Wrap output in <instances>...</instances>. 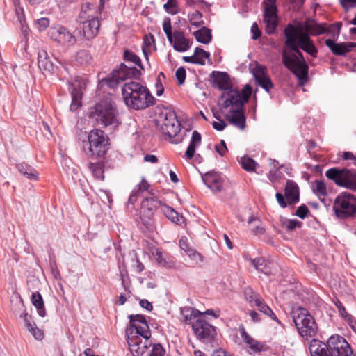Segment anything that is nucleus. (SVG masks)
<instances>
[{
    "instance_id": "1",
    "label": "nucleus",
    "mask_w": 356,
    "mask_h": 356,
    "mask_svg": "<svg viewBox=\"0 0 356 356\" xmlns=\"http://www.w3.org/2000/svg\"><path fill=\"white\" fill-rule=\"evenodd\" d=\"M123 60L127 63H134L138 68L128 67L122 63L111 72L108 76L102 79L100 81L101 83L106 85L111 89H115L121 82L127 79H140L145 68L139 56L133 51L125 49L123 53Z\"/></svg>"
},
{
    "instance_id": "2",
    "label": "nucleus",
    "mask_w": 356,
    "mask_h": 356,
    "mask_svg": "<svg viewBox=\"0 0 356 356\" xmlns=\"http://www.w3.org/2000/svg\"><path fill=\"white\" fill-rule=\"evenodd\" d=\"M122 95L126 106L136 111L144 110L155 104V98L149 90L138 82L125 83Z\"/></svg>"
},
{
    "instance_id": "3",
    "label": "nucleus",
    "mask_w": 356,
    "mask_h": 356,
    "mask_svg": "<svg viewBox=\"0 0 356 356\" xmlns=\"http://www.w3.org/2000/svg\"><path fill=\"white\" fill-rule=\"evenodd\" d=\"M90 118L96 123L105 127L111 126L113 129L120 124L118 112L113 106L108 102H100L91 108Z\"/></svg>"
},
{
    "instance_id": "4",
    "label": "nucleus",
    "mask_w": 356,
    "mask_h": 356,
    "mask_svg": "<svg viewBox=\"0 0 356 356\" xmlns=\"http://www.w3.org/2000/svg\"><path fill=\"white\" fill-rule=\"evenodd\" d=\"M293 321L299 334L305 339L314 337L318 332V326L314 317L302 307H299L291 313Z\"/></svg>"
},
{
    "instance_id": "5",
    "label": "nucleus",
    "mask_w": 356,
    "mask_h": 356,
    "mask_svg": "<svg viewBox=\"0 0 356 356\" xmlns=\"http://www.w3.org/2000/svg\"><path fill=\"white\" fill-rule=\"evenodd\" d=\"M155 122L162 134L170 138H175L181 130V123L177 120L176 113L168 108L156 112Z\"/></svg>"
},
{
    "instance_id": "6",
    "label": "nucleus",
    "mask_w": 356,
    "mask_h": 356,
    "mask_svg": "<svg viewBox=\"0 0 356 356\" xmlns=\"http://www.w3.org/2000/svg\"><path fill=\"white\" fill-rule=\"evenodd\" d=\"M88 140L89 147L88 150L85 148L86 153L93 159H104L109 149L108 135L101 129H94L90 131Z\"/></svg>"
},
{
    "instance_id": "7",
    "label": "nucleus",
    "mask_w": 356,
    "mask_h": 356,
    "mask_svg": "<svg viewBox=\"0 0 356 356\" xmlns=\"http://www.w3.org/2000/svg\"><path fill=\"white\" fill-rule=\"evenodd\" d=\"M333 211L339 218L354 216L356 214V197L348 192L339 193L334 200Z\"/></svg>"
},
{
    "instance_id": "8",
    "label": "nucleus",
    "mask_w": 356,
    "mask_h": 356,
    "mask_svg": "<svg viewBox=\"0 0 356 356\" xmlns=\"http://www.w3.org/2000/svg\"><path fill=\"white\" fill-rule=\"evenodd\" d=\"M252 92V87L248 84L245 85L241 91L231 88L220 96V99L225 98L222 104L223 108H227L229 106L236 107V109L243 108L244 104L249 101Z\"/></svg>"
},
{
    "instance_id": "9",
    "label": "nucleus",
    "mask_w": 356,
    "mask_h": 356,
    "mask_svg": "<svg viewBox=\"0 0 356 356\" xmlns=\"http://www.w3.org/2000/svg\"><path fill=\"white\" fill-rule=\"evenodd\" d=\"M282 63L298 79L299 84L303 86L308 80L309 67L305 60L299 61L296 54L288 55L285 51L282 54Z\"/></svg>"
},
{
    "instance_id": "10",
    "label": "nucleus",
    "mask_w": 356,
    "mask_h": 356,
    "mask_svg": "<svg viewBox=\"0 0 356 356\" xmlns=\"http://www.w3.org/2000/svg\"><path fill=\"white\" fill-rule=\"evenodd\" d=\"M327 178L333 181L337 186L356 191V174L346 168H330L325 172Z\"/></svg>"
},
{
    "instance_id": "11",
    "label": "nucleus",
    "mask_w": 356,
    "mask_h": 356,
    "mask_svg": "<svg viewBox=\"0 0 356 356\" xmlns=\"http://www.w3.org/2000/svg\"><path fill=\"white\" fill-rule=\"evenodd\" d=\"M126 335L129 350L133 356H143L152 344L151 336L145 337V334H134L132 331L129 332V330H127Z\"/></svg>"
},
{
    "instance_id": "12",
    "label": "nucleus",
    "mask_w": 356,
    "mask_h": 356,
    "mask_svg": "<svg viewBox=\"0 0 356 356\" xmlns=\"http://www.w3.org/2000/svg\"><path fill=\"white\" fill-rule=\"evenodd\" d=\"M192 329L196 338L205 344L211 343L217 335L216 328L202 318L195 320Z\"/></svg>"
},
{
    "instance_id": "13",
    "label": "nucleus",
    "mask_w": 356,
    "mask_h": 356,
    "mask_svg": "<svg viewBox=\"0 0 356 356\" xmlns=\"http://www.w3.org/2000/svg\"><path fill=\"white\" fill-rule=\"evenodd\" d=\"M263 5L264 8L263 19L266 26V32L268 35H273L278 26L276 0H266L263 2Z\"/></svg>"
},
{
    "instance_id": "14",
    "label": "nucleus",
    "mask_w": 356,
    "mask_h": 356,
    "mask_svg": "<svg viewBox=\"0 0 356 356\" xmlns=\"http://www.w3.org/2000/svg\"><path fill=\"white\" fill-rule=\"evenodd\" d=\"M325 344L333 356H355L350 344L339 334L330 337Z\"/></svg>"
},
{
    "instance_id": "15",
    "label": "nucleus",
    "mask_w": 356,
    "mask_h": 356,
    "mask_svg": "<svg viewBox=\"0 0 356 356\" xmlns=\"http://www.w3.org/2000/svg\"><path fill=\"white\" fill-rule=\"evenodd\" d=\"M48 35L51 40L60 45L73 46L76 42V37L66 27L61 25L51 27Z\"/></svg>"
},
{
    "instance_id": "16",
    "label": "nucleus",
    "mask_w": 356,
    "mask_h": 356,
    "mask_svg": "<svg viewBox=\"0 0 356 356\" xmlns=\"http://www.w3.org/2000/svg\"><path fill=\"white\" fill-rule=\"evenodd\" d=\"M87 82L86 79L78 78L74 82L69 83L68 89L72 95V103L70 104L72 111H76L81 106V99Z\"/></svg>"
},
{
    "instance_id": "17",
    "label": "nucleus",
    "mask_w": 356,
    "mask_h": 356,
    "mask_svg": "<svg viewBox=\"0 0 356 356\" xmlns=\"http://www.w3.org/2000/svg\"><path fill=\"white\" fill-rule=\"evenodd\" d=\"M293 40L298 44L302 50L311 55L314 58L317 57L318 49L314 44L307 33H300L296 27V31L293 32Z\"/></svg>"
},
{
    "instance_id": "18",
    "label": "nucleus",
    "mask_w": 356,
    "mask_h": 356,
    "mask_svg": "<svg viewBox=\"0 0 356 356\" xmlns=\"http://www.w3.org/2000/svg\"><path fill=\"white\" fill-rule=\"evenodd\" d=\"M130 328L129 332H133L134 329L136 332L134 334H145V337L151 336V332L145 316L142 314H131L129 316Z\"/></svg>"
},
{
    "instance_id": "19",
    "label": "nucleus",
    "mask_w": 356,
    "mask_h": 356,
    "mask_svg": "<svg viewBox=\"0 0 356 356\" xmlns=\"http://www.w3.org/2000/svg\"><path fill=\"white\" fill-rule=\"evenodd\" d=\"M81 25V33L83 37L87 40H90L95 38L99 32L100 19L98 17L93 18L84 23L79 24Z\"/></svg>"
},
{
    "instance_id": "20",
    "label": "nucleus",
    "mask_w": 356,
    "mask_h": 356,
    "mask_svg": "<svg viewBox=\"0 0 356 356\" xmlns=\"http://www.w3.org/2000/svg\"><path fill=\"white\" fill-rule=\"evenodd\" d=\"M213 87H217L219 90L227 91L232 88L229 74L225 72L213 71L210 74Z\"/></svg>"
},
{
    "instance_id": "21",
    "label": "nucleus",
    "mask_w": 356,
    "mask_h": 356,
    "mask_svg": "<svg viewBox=\"0 0 356 356\" xmlns=\"http://www.w3.org/2000/svg\"><path fill=\"white\" fill-rule=\"evenodd\" d=\"M296 31V27L293 25L289 24L284 30V35L285 37V45L290 49L294 53L293 54H296L298 56L299 58V61L305 60L303 56L302 53L300 51V47L298 46L296 40H293V32Z\"/></svg>"
},
{
    "instance_id": "22",
    "label": "nucleus",
    "mask_w": 356,
    "mask_h": 356,
    "mask_svg": "<svg viewBox=\"0 0 356 356\" xmlns=\"http://www.w3.org/2000/svg\"><path fill=\"white\" fill-rule=\"evenodd\" d=\"M38 66L43 74H53L57 67L54 65L47 50L41 49L38 52Z\"/></svg>"
},
{
    "instance_id": "23",
    "label": "nucleus",
    "mask_w": 356,
    "mask_h": 356,
    "mask_svg": "<svg viewBox=\"0 0 356 356\" xmlns=\"http://www.w3.org/2000/svg\"><path fill=\"white\" fill-rule=\"evenodd\" d=\"M203 182L213 192H220L223 189L222 176L214 171H209L202 176Z\"/></svg>"
},
{
    "instance_id": "24",
    "label": "nucleus",
    "mask_w": 356,
    "mask_h": 356,
    "mask_svg": "<svg viewBox=\"0 0 356 356\" xmlns=\"http://www.w3.org/2000/svg\"><path fill=\"white\" fill-rule=\"evenodd\" d=\"M99 15H101L99 13V6L97 8L94 3H86L81 6L76 22L78 24L84 23V22L89 20V19L98 17Z\"/></svg>"
},
{
    "instance_id": "25",
    "label": "nucleus",
    "mask_w": 356,
    "mask_h": 356,
    "mask_svg": "<svg viewBox=\"0 0 356 356\" xmlns=\"http://www.w3.org/2000/svg\"><path fill=\"white\" fill-rule=\"evenodd\" d=\"M163 205L160 200L155 198V195L146 197L140 204V213L154 215L156 211L159 209H161Z\"/></svg>"
},
{
    "instance_id": "26",
    "label": "nucleus",
    "mask_w": 356,
    "mask_h": 356,
    "mask_svg": "<svg viewBox=\"0 0 356 356\" xmlns=\"http://www.w3.org/2000/svg\"><path fill=\"white\" fill-rule=\"evenodd\" d=\"M284 195L289 205H294L300 201L299 187L293 180L289 179L286 181Z\"/></svg>"
},
{
    "instance_id": "27",
    "label": "nucleus",
    "mask_w": 356,
    "mask_h": 356,
    "mask_svg": "<svg viewBox=\"0 0 356 356\" xmlns=\"http://www.w3.org/2000/svg\"><path fill=\"white\" fill-rule=\"evenodd\" d=\"M173 48L178 52H184L188 50L192 44L189 39L185 37L183 31H175L172 37Z\"/></svg>"
},
{
    "instance_id": "28",
    "label": "nucleus",
    "mask_w": 356,
    "mask_h": 356,
    "mask_svg": "<svg viewBox=\"0 0 356 356\" xmlns=\"http://www.w3.org/2000/svg\"><path fill=\"white\" fill-rule=\"evenodd\" d=\"M334 40L327 39L325 41V44L332 53L336 56H345L347 53L351 51L353 47L356 45V44L353 43H350L349 44L336 43Z\"/></svg>"
},
{
    "instance_id": "29",
    "label": "nucleus",
    "mask_w": 356,
    "mask_h": 356,
    "mask_svg": "<svg viewBox=\"0 0 356 356\" xmlns=\"http://www.w3.org/2000/svg\"><path fill=\"white\" fill-rule=\"evenodd\" d=\"M230 113V116H227V119L229 122L239 129L244 130L246 127V118L244 115V108H241L235 110H231Z\"/></svg>"
},
{
    "instance_id": "30",
    "label": "nucleus",
    "mask_w": 356,
    "mask_h": 356,
    "mask_svg": "<svg viewBox=\"0 0 356 356\" xmlns=\"http://www.w3.org/2000/svg\"><path fill=\"white\" fill-rule=\"evenodd\" d=\"M309 348L311 356H333L324 342L315 339L311 341Z\"/></svg>"
},
{
    "instance_id": "31",
    "label": "nucleus",
    "mask_w": 356,
    "mask_h": 356,
    "mask_svg": "<svg viewBox=\"0 0 356 356\" xmlns=\"http://www.w3.org/2000/svg\"><path fill=\"white\" fill-rule=\"evenodd\" d=\"M74 63L76 66L83 67L90 65L92 63V57L89 50L79 49L74 56Z\"/></svg>"
},
{
    "instance_id": "32",
    "label": "nucleus",
    "mask_w": 356,
    "mask_h": 356,
    "mask_svg": "<svg viewBox=\"0 0 356 356\" xmlns=\"http://www.w3.org/2000/svg\"><path fill=\"white\" fill-rule=\"evenodd\" d=\"M325 24L318 23L314 19H309L305 22V29L312 35H319L325 33Z\"/></svg>"
},
{
    "instance_id": "33",
    "label": "nucleus",
    "mask_w": 356,
    "mask_h": 356,
    "mask_svg": "<svg viewBox=\"0 0 356 356\" xmlns=\"http://www.w3.org/2000/svg\"><path fill=\"white\" fill-rule=\"evenodd\" d=\"M240 334L243 340L249 346L253 353H259L264 350V344L252 338L243 327L240 328Z\"/></svg>"
},
{
    "instance_id": "34",
    "label": "nucleus",
    "mask_w": 356,
    "mask_h": 356,
    "mask_svg": "<svg viewBox=\"0 0 356 356\" xmlns=\"http://www.w3.org/2000/svg\"><path fill=\"white\" fill-rule=\"evenodd\" d=\"M202 137L197 131H194L189 143V145L185 152L186 157L188 160L193 158L196 147L201 143Z\"/></svg>"
},
{
    "instance_id": "35",
    "label": "nucleus",
    "mask_w": 356,
    "mask_h": 356,
    "mask_svg": "<svg viewBox=\"0 0 356 356\" xmlns=\"http://www.w3.org/2000/svg\"><path fill=\"white\" fill-rule=\"evenodd\" d=\"M17 169L24 176L26 177L30 180H38L39 173L31 165L25 163H18L16 165Z\"/></svg>"
},
{
    "instance_id": "36",
    "label": "nucleus",
    "mask_w": 356,
    "mask_h": 356,
    "mask_svg": "<svg viewBox=\"0 0 356 356\" xmlns=\"http://www.w3.org/2000/svg\"><path fill=\"white\" fill-rule=\"evenodd\" d=\"M250 262L258 271L266 275H270L272 273L270 266L271 263L266 261L264 258L259 257L256 259H251Z\"/></svg>"
},
{
    "instance_id": "37",
    "label": "nucleus",
    "mask_w": 356,
    "mask_h": 356,
    "mask_svg": "<svg viewBox=\"0 0 356 356\" xmlns=\"http://www.w3.org/2000/svg\"><path fill=\"white\" fill-rule=\"evenodd\" d=\"M31 300L33 306L36 308L39 316L44 317L46 316V309L42 295L38 291L33 292L32 293Z\"/></svg>"
},
{
    "instance_id": "38",
    "label": "nucleus",
    "mask_w": 356,
    "mask_h": 356,
    "mask_svg": "<svg viewBox=\"0 0 356 356\" xmlns=\"http://www.w3.org/2000/svg\"><path fill=\"white\" fill-rule=\"evenodd\" d=\"M88 168L95 179L100 181L104 180V163L102 161L90 162L88 164Z\"/></svg>"
},
{
    "instance_id": "39",
    "label": "nucleus",
    "mask_w": 356,
    "mask_h": 356,
    "mask_svg": "<svg viewBox=\"0 0 356 356\" xmlns=\"http://www.w3.org/2000/svg\"><path fill=\"white\" fill-rule=\"evenodd\" d=\"M202 54L207 57H210V53L206 51L201 47H196L194 51V54L191 56H184L183 60L186 63H190L193 64H197L200 65H204L205 61L202 60L201 58H198V54Z\"/></svg>"
},
{
    "instance_id": "40",
    "label": "nucleus",
    "mask_w": 356,
    "mask_h": 356,
    "mask_svg": "<svg viewBox=\"0 0 356 356\" xmlns=\"http://www.w3.org/2000/svg\"><path fill=\"white\" fill-rule=\"evenodd\" d=\"M196 40L202 44H208L211 41V31L207 27L203 26L193 33Z\"/></svg>"
},
{
    "instance_id": "41",
    "label": "nucleus",
    "mask_w": 356,
    "mask_h": 356,
    "mask_svg": "<svg viewBox=\"0 0 356 356\" xmlns=\"http://www.w3.org/2000/svg\"><path fill=\"white\" fill-rule=\"evenodd\" d=\"M18 309L19 312H21L19 317L24 319L26 329L28 330L29 329H32V327L35 325V323L33 321L32 316L29 315L24 309V305L22 299L19 300Z\"/></svg>"
},
{
    "instance_id": "42",
    "label": "nucleus",
    "mask_w": 356,
    "mask_h": 356,
    "mask_svg": "<svg viewBox=\"0 0 356 356\" xmlns=\"http://www.w3.org/2000/svg\"><path fill=\"white\" fill-rule=\"evenodd\" d=\"M254 306L257 307V309L266 314V316L271 318V319L275 321L279 324H280V321L277 318L275 313L272 311V309L264 302V300L261 298L260 300H257V302L254 305Z\"/></svg>"
},
{
    "instance_id": "43",
    "label": "nucleus",
    "mask_w": 356,
    "mask_h": 356,
    "mask_svg": "<svg viewBox=\"0 0 356 356\" xmlns=\"http://www.w3.org/2000/svg\"><path fill=\"white\" fill-rule=\"evenodd\" d=\"M161 211L170 220L177 224H178L182 218V216H179L173 208L165 204L161 207Z\"/></svg>"
},
{
    "instance_id": "44",
    "label": "nucleus",
    "mask_w": 356,
    "mask_h": 356,
    "mask_svg": "<svg viewBox=\"0 0 356 356\" xmlns=\"http://www.w3.org/2000/svg\"><path fill=\"white\" fill-rule=\"evenodd\" d=\"M133 191L138 196L145 191H147L149 195H154V190L145 178L142 179L141 181L134 187Z\"/></svg>"
},
{
    "instance_id": "45",
    "label": "nucleus",
    "mask_w": 356,
    "mask_h": 356,
    "mask_svg": "<svg viewBox=\"0 0 356 356\" xmlns=\"http://www.w3.org/2000/svg\"><path fill=\"white\" fill-rule=\"evenodd\" d=\"M181 314L183 316L184 321L187 322L192 318H195L197 316L202 315L203 313L192 307H185L181 309Z\"/></svg>"
},
{
    "instance_id": "46",
    "label": "nucleus",
    "mask_w": 356,
    "mask_h": 356,
    "mask_svg": "<svg viewBox=\"0 0 356 356\" xmlns=\"http://www.w3.org/2000/svg\"><path fill=\"white\" fill-rule=\"evenodd\" d=\"M154 215L140 213V220L145 231H152L154 227Z\"/></svg>"
},
{
    "instance_id": "47",
    "label": "nucleus",
    "mask_w": 356,
    "mask_h": 356,
    "mask_svg": "<svg viewBox=\"0 0 356 356\" xmlns=\"http://www.w3.org/2000/svg\"><path fill=\"white\" fill-rule=\"evenodd\" d=\"M241 165L242 168L248 172H253L255 170L258 163L251 157L244 156L241 158Z\"/></svg>"
},
{
    "instance_id": "48",
    "label": "nucleus",
    "mask_w": 356,
    "mask_h": 356,
    "mask_svg": "<svg viewBox=\"0 0 356 356\" xmlns=\"http://www.w3.org/2000/svg\"><path fill=\"white\" fill-rule=\"evenodd\" d=\"M312 190L314 193L319 198H321V197H324L327 194V187L322 180H316Z\"/></svg>"
},
{
    "instance_id": "49",
    "label": "nucleus",
    "mask_w": 356,
    "mask_h": 356,
    "mask_svg": "<svg viewBox=\"0 0 356 356\" xmlns=\"http://www.w3.org/2000/svg\"><path fill=\"white\" fill-rule=\"evenodd\" d=\"M244 296L246 300L252 305L257 302V300H260L261 297L259 293L253 291L250 287H246L244 289Z\"/></svg>"
},
{
    "instance_id": "50",
    "label": "nucleus",
    "mask_w": 356,
    "mask_h": 356,
    "mask_svg": "<svg viewBox=\"0 0 356 356\" xmlns=\"http://www.w3.org/2000/svg\"><path fill=\"white\" fill-rule=\"evenodd\" d=\"M252 73L256 82L268 75L266 67L258 63H257L256 67L252 70Z\"/></svg>"
},
{
    "instance_id": "51",
    "label": "nucleus",
    "mask_w": 356,
    "mask_h": 356,
    "mask_svg": "<svg viewBox=\"0 0 356 356\" xmlns=\"http://www.w3.org/2000/svg\"><path fill=\"white\" fill-rule=\"evenodd\" d=\"M341 26L342 23L341 22H335L328 26H326L325 33H330L333 37V39H337L339 35Z\"/></svg>"
},
{
    "instance_id": "52",
    "label": "nucleus",
    "mask_w": 356,
    "mask_h": 356,
    "mask_svg": "<svg viewBox=\"0 0 356 356\" xmlns=\"http://www.w3.org/2000/svg\"><path fill=\"white\" fill-rule=\"evenodd\" d=\"M202 18V14L199 10H195L193 13L188 15V19L191 24L195 27H199L204 24V22L201 20Z\"/></svg>"
},
{
    "instance_id": "53",
    "label": "nucleus",
    "mask_w": 356,
    "mask_h": 356,
    "mask_svg": "<svg viewBox=\"0 0 356 356\" xmlns=\"http://www.w3.org/2000/svg\"><path fill=\"white\" fill-rule=\"evenodd\" d=\"M164 10L170 15H176L179 13L177 0H168L163 5Z\"/></svg>"
},
{
    "instance_id": "54",
    "label": "nucleus",
    "mask_w": 356,
    "mask_h": 356,
    "mask_svg": "<svg viewBox=\"0 0 356 356\" xmlns=\"http://www.w3.org/2000/svg\"><path fill=\"white\" fill-rule=\"evenodd\" d=\"M151 346L152 348L148 353V356H164L165 350L161 343L152 341Z\"/></svg>"
},
{
    "instance_id": "55",
    "label": "nucleus",
    "mask_w": 356,
    "mask_h": 356,
    "mask_svg": "<svg viewBox=\"0 0 356 356\" xmlns=\"http://www.w3.org/2000/svg\"><path fill=\"white\" fill-rule=\"evenodd\" d=\"M163 29L165 32L168 41L172 44L173 33L172 32L171 20L169 17L164 19L163 23Z\"/></svg>"
},
{
    "instance_id": "56",
    "label": "nucleus",
    "mask_w": 356,
    "mask_h": 356,
    "mask_svg": "<svg viewBox=\"0 0 356 356\" xmlns=\"http://www.w3.org/2000/svg\"><path fill=\"white\" fill-rule=\"evenodd\" d=\"M256 83L259 86H260L264 90H265L267 92H270V90L273 88V84L268 75L261 79Z\"/></svg>"
},
{
    "instance_id": "57",
    "label": "nucleus",
    "mask_w": 356,
    "mask_h": 356,
    "mask_svg": "<svg viewBox=\"0 0 356 356\" xmlns=\"http://www.w3.org/2000/svg\"><path fill=\"white\" fill-rule=\"evenodd\" d=\"M282 225H285L289 231H293L296 227H301L302 225V222L297 220L290 219L285 220V222H284Z\"/></svg>"
},
{
    "instance_id": "58",
    "label": "nucleus",
    "mask_w": 356,
    "mask_h": 356,
    "mask_svg": "<svg viewBox=\"0 0 356 356\" xmlns=\"http://www.w3.org/2000/svg\"><path fill=\"white\" fill-rule=\"evenodd\" d=\"M186 70L184 67H179L176 72H175V76L177 80V83L179 85H182L186 79Z\"/></svg>"
},
{
    "instance_id": "59",
    "label": "nucleus",
    "mask_w": 356,
    "mask_h": 356,
    "mask_svg": "<svg viewBox=\"0 0 356 356\" xmlns=\"http://www.w3.org/2000/svg\"><path fill=\"white\" fill-rule=\"evenodd\" d=\"M36 340L41 341L44 339V334L42 330L39 329L36 325L32 329L28 330Z\"/></svg>"
},
{
    "instance_id": "60",
    "label": "nucleus",
    "mask_w": 356,
    "mask_h": 356,
    "mask_svg": "<svg viewBox=\"0 0 356 356\" xmlns=\"http://www.w3.org/2000/svg\"><path fill=\"white\" fill-rule=\"evenodd\" d=\"M309 213V210L305 204H302L298 207L296 211L295 215L301 219L306 218L307 214Z\"/></svg>"
},
{
    "instance_id": "61",
    "label": "nucleus",
    "mask_w": 356,
    "mask_h": 356,
    "mask_svg": "<svg viewBox=\"0 0 356 356\" xmlns=\"http://www.w3.org/2000/svg\"><path fill=\"white\" fill-rule=\"evenodd\" d=\"M35 24L38 26V30L42 31L49 26V19L47 17H41L35 20Z\"/></svg>"
},
{
    "instance_id": "62",
    "label": "nucleus",
    "mask_w": 356,
    "mask_h": 356,
    "mask_svg": "<svg viewBox=\"0 0 356 356\" xmlns=\"http://www.w3.org/2000/svg\"><path fill=\"white\" fill-rule=\"evenodd\" d=\"M215 149L221 156H224L228 151L226 143L223 140H220V144L215 145Z\"/></svg>"
},
{
    "instance_id": "63",
    "label": "nucleus",
    "mask_w": 356,
    "mask_h": 356,
    "mask_svg": "<svg viewBox=\"0 0 356 356\" xmlns=\"http://www.w3.org/2000/svg\"><path fill=\"white\" fill-rule=\"evenodd\" d=\"M334 303L335 306L337 307L340 315L342 317H343L344 318H346L348 316V314L346 310L345 307L343 305L342 302L339 300L336 299V300L334 301Z\"/></svg>"
},
{
    "instance_id": "64",
    "label": "nucleus",
    "mask_w": 356,
    "mask_h": 356,
    "mask_svg": "<svg viewBox=\"0 0 356 356\" xmlns=\"http://www.w3.org/2000/svg\"><path fill=\"white\" fill-rule=\"evenodd\" d=\"M275 197L279 205L282 208H286L289 205L288 201L286 200L285 195H284L282 193H277L275 194Z\"/></svg>"
}]
</instances>
